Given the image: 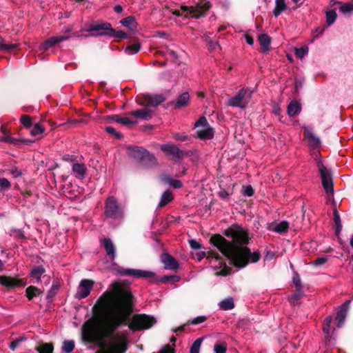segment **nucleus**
Segmentation results:
<instances>
[{
    "label": "nucleus",
    "mask_w": 353,
    "mask_h": 353,
    "mask_svg": "<svg viewBox=\"0 0 353 353\" xmlns=\"http://www.w3.org/2000/svg\"><path fill=\"white\" fill-rule=\"evenodd\" d=\"M1 131L3 134V136L0 138L1 141L7 142L12 144L16 143L18 141L17 139L12 138L10 136V133L3 125L1 127Z\"/></svg>",
    "instance_id": "a878e982"
},
{
    "label": "nucleus",
    "mask_w": 353,
    "mask_h": 353,
    "mask_svg": "<svg viewBox=\"0 0 353 353\" xmlns=\"http://www.w3.org/2000/svg\"><path fill=\"white\" fill-rule=\"evenodd\" d=\"M210 243H228V242L225 240V239L222 236H221L219 234H214L211 236Z\"/></svg>",
    "instance_id": "6e6d98bb"
},
{
    "label": "nucleus",
    "mask_w": 353,
    "mask_h": 353,
    "mask_svg": "<svg viewBox=\"0 0 353 353\" xmlns=\"http://www.w3.org/2000/svg\"><path fill=\"white\" fill-rule=\"evenodd\" d=\"M275 8L273 10L274 15L276 17L281 14V13L288 9V6L285 3V0H276Z\"/></svg>",
    "instance_id": "b1692460"
},
{
    "label": "nucleus",
    "mask_w": 353,
    "mask_h": 353,
    "mask_svg": "<svg viewBox=\"0 0 353 353\" xmlns=\"http://www.w3.org/2000/svg\"><path fill=\"white\" fill-rule=\"evenodd\" d=\"M330 327V325L323 323V330L325 333L327 334V335L325 337L326 343L330 342L331 340V337H330V333H329Z\"/></svg>",
    "instance_id": "69168bd1"
},
{
    "label": "nucleus",
    "mask_w": 353,
    "mask_h": 353,
    "mask_svg": "<svg viewBox=\"0 0 353 353\" xmlns=\"http://www.w3.org/2000/svg\"><path fill=\"white\" fill-rule=\"evenodd\" d=\"M225 234L226 236L232 238L234 241V243H248L252 239L246 230L236 225L226 230Z\"/></svg>",
    "instance_id": "20e7f679"
},
{
    "label": "nucleus",
    "mask_w": 353,
    "mask_h": 353,
    "mask_svg": "<svg viewBox=\"0 0 353 353\" xmlns=\"http://www.w3.org/2000/svg\"><path fill=\"white\" fill-rule=\"evenodd\" d=\"M72 170L76 176L83 177L85 172V167L83 164L74 163L72 165Z\"/></svg>",
    "instance_id": "473e14b6"
},
{
    "label": "nucleus",
    "mask_w": 353,
    "mask_h": 353,
    "mask_svg": "<svg viewBox=\"0 0 353 353\" xmlns=\"http://www.w3.org/2000/svg\"><path fill=\"white\" fill-rule=\"evenodd\" d=\"M59 289V285L58 283H53L50 290L48 292L47 299H50L55 296Z\"/></svg>",
    "instance_id": "a18cd8bd"
},
{
    "label": "nucleus",
    "mask_w": 353,
    "mask_h": 353,
    "mask_svg": "<svg viewBox=\"0 0 353 353\" xmlns=\"http://www.w3.org/2000/svg\"><path fill=\"white\" fill-rule=\"evenodd\" d=\"M292 281L296 288H303L300 276L297 272L293 274Z\"/></svg>",
    "instance_id": "09e8293b"
},
{
    "label": "nucleus",
    "mask_w": 353,
    "mask_h": 353,
    "mask_svg": "<svg viewBox=\"0 0 353 353\" xmlns=\"http://www.w3.org/2000/svg\"><path fill=\"white\" fill-rule=\"evenodd\" d=\"M21 121L26 128H29L31 125V118L28 115H23L21 117Z\"/></svg>",
    "instance_id": "bf43d9fd"
},
{
    "label": "nucleus",
    "mask_w": 353,
    "mask_h": 353,
    "mask_svg": "<svg viewBox=\"0 0 353 353\" xmlns=\"http://www.w3.org/2000/svg\"><path fill=\"white\" fill-rule=\"evenodd\" d=\"M231 273V270L230 268H228V267H224L220 272V274L222 275V276H228L229 274H230Z\"/></svg>",
    "instance_id": "774afa93"
},
{
    "label": "nucleus",
    "mask_w": 353,
    "mask_h": 353,
    "mask_svg": "<svg viewBox=\"0 0 353 353\" xmlns=\"http://www.w3.org/2000/svg\"><path fill=\"white\" fill-rule=\"evenodd\" d=\"M327 260L326 256L319 257L312 262V264L315 266H320L323 265Z\"/></svg>",
    "instance_id": "680f3d73"
},
{
    "label": "nucleus",
    "mask_w": 353,
    "mask_h": 353,
    "mask_svg": "<svg viewBox=\"0 0 353 353\" xmlns=\"http://www.w3.org/2000/svg\"><path fill=\"white\" fill-rule=\"evenodd\" d=\"M214 350L215 353H226L227 347L223 344H215Z\"/></svg>",
    "instance_id": "13d9d810"
},
{
    "label": "nucleus",
    "mask_w": 353,
    "mask_h": 353,
    "mask_svg": "<svg viewBox=\"0 0 353 353\" xmlns=\"http://www.w3.org/2000/svg\"><path fill=\"white\" fill-rule=\"evenodd\" d=\"M172 199L173 196L172 193L166 191L162 194L159 205L160 207H163L170 202Z\"/></svg>",
    "instance_id": "e433bc0d"
},
{
    "label": "nucleus",
    "mask_w": 353,
    "mask_h": 353,
    "mask_svg": "<svg viewBox=\"0 0 353 353\" xmlns=\"http://www.w3.org/2000/svg\"><path fill=\"white\" fill-rule=\"evenodd\" d=\"M205 256L208 258H214L216 259H221L219 253L213 250H210L208 252L200 251L196 252L194 255V258L196 259L198 261H201Z\"/></svg>",
    "instance_id": "a211bd4d"
},
{
    "label": "nucleus",
    "mask_w": 353,
    "mask_h": 353,
    "mask_svg": "<svg viewBox=\"0 0 353 353\" xmlns=\"http://www.w3.org/2000/svg\"><path fill=\"white\" fill-rule=\"evenodd\" d=\"M35 350L39 353H53L54 345L52 343L40 342Z\"/></svg>",
    "instance_id": "412c9836"
},
{
    "label": "nucleus",
    "mask_w": 353,
    "mask_h": 353,
    "mask_svg": "<svg viewBox=\"0 0 353 353\" xmlns=\"http://www.w3.org/2000/svg\"><path fill=\"white\" fill-rule=\"evenodd\" d=\"M114 293L103 292L92 307L94 313L106 309L108 315L103 319L107 322L108 334L117 332L123 326H128L133 332L147 330L157 322L155 318L145 314L132 315L135 298L120 283H115Z\"/></svg>",
    "instance_id": "f257e3e1"
},
{
    "label": "nucleus",
    "mask_w": 353,
    "mask_h": 353,
    "mask_svg": "<svg viewBox=\"0 0 353 353\" xmlns=\"http://www.w3.org/2000/svg\"><path fill=\"white\" fill-rule=\"evenodd\" d=\"M196 132L200 139H210L214 136V129L209 125L205 117H201L194 124Z\"/></svg>",
    "instance_id": "0eeeda50"
},
{
    "label": "nucleus",
    "mask_w": 353,
    "mask_h": 353,
    "mask_svg": "<svg viewBox=\"0 0 353 353\" xmlns=\"http://www.w3.org/2000/svg\"><path fill=\"white\" fill-rule=\"evenodd\" d=\"M167 54L176 63L180 62L181 59L184 55V52H176L174 50H168Z\"/></svg>",
    "instance_id": "f704fd0d"
},
{
    "label": "nucleus",
    "mask_w": 353,
    "mask_h": 353,
    "mask_svg": "<svg viewBox=\"0 0 353 353\" xmlns=\"http://www.w3.org/2000/svg\"><path fill=\"white\" fill-rule=\"evenodd\" d=\"M111 119L114 121L115 122L124 125H129L135 124L137 123V121L134 119L132 117H131V113L125 117H119L118 115H114L111 117Z\"/></svg>",
    "instance_id": "f3484780"
},
{
    "label": "nucleus",
    "mask_w": 353,
    "mask_h": 353,
    "mask_svg": "<svg viewBox=\"0 0 353 353\" xmlns=\"http://www.w3.org/2000/svg\"><path fill=\"white\" fill-rule=\"evenodd\" d=\"M118 272L121 276H133L135 278H150L154 279L155 274L153 272L137 269H125L120 268Z\"/></svg>",
    "instance_id": "1a4fd4ad"
},
{
    "label": "nucleus",
    "mask_w": 353,
    "mask_h": 353,
    "mask_svg": "<svg viewBox=\"0 0 353 353\" xmlns=\"http://www.w3.org/2000/svg\"><path fill=\"white\" fill-rule=\"evenodd\" d=\"M26 294L28 300H32L34 297L41 295L43 292L38 288L30 285L26 288Z\"/></svg>",
    "instance_id": "4be33fe9"
},
{
    "label": "nucleus",
    "mask_w": 353,
    "mask_h": 353,
    "mask_svg": "<svg viewBox=\"0 0 353 353\" xmlns=\"http://www.w3.org/2000/svg\"><path fill=\"white\" fill-rule=\"evenodd\" d=\"M219 306L223 310H230L234 307V300L232 297L227 298L220 302Z\"/></svg>",
    "instance_id": "c85d7f7f"
},
{
    "label": "nucleus",
    "mask_w": 353,
    "mask_h": 353,
    "mask_svg": "<svg viewBox=\"0 0 353 353\" xmlns=\"http://www.w3.org/2000/svg\"><path fill=\"white\" fill-rule=\"evenodd\" d=\"M105 213L108 216L114 218L119 217L122 214V211L117 205V201L112 197H110L107 199Z\"/></svg>",
    "instance_id": "9b49d317"
},
{
    "label": "nucleus",
    "mask_w": 353,
    "mask_h": 353,
    "mask_svg": "<svg viewBox=\"0 0 353 353\" xmlns=\"http://www.w3.org/2000/svg\"><path fill=\"white\" fill-rule=\"evenodd\" d=\"M308 53L307 48H296L295 50V54L297 57L303 59Z\"/></svg>",
    "instance_id": "603ef678"
},
{
    "label": "nucleus",
    "mask_w": 353,
    "mask_h": 353,
    "mask_svg": "<svg viewBox=\"0 0 353 353\" xmlns=\"http://www.w3.org/2000/svg\"><path fill=\"white\" fill-rule=\"evenodd\" d=\"M207 320V317L205 316H199L196 318H194L191 321H189L188 323H190L192 325H198L201 323H203Z\"/></svg>",
    "instance_id": "864d4df0"
},
{
    "label": "nucleus",
    "mask_w": 353,
    "mask_h": 353,
    "mask_svg": "<svg viewBox=\"0 0 353 353\" xmlns=\"http://www.w3.org/2000/svg\"><path fill=\"white\" fill-rule=\"evenodd\" d=\"M319 170L321 174L323 188L328 195L329 199L333 194V182L330 171L322 164H319Z\"/></svg>",
    "instance_id": "6e6552de"
},
{
    "label": "nucleus",
    "mask_w": 353,
    "mask_h": 353,
    "mask_svg": "<svg viewBox=\"0 0 353 353\" xmlns=\"http://www.w3.org/2000/svg\"><path fill=\"white\" fill-rule=\"evenodd\" d=\"M202 339L199 338L192 343L190 353H199L200 347L202 343Z\"/></svg>",
    "instance_id": "c03bdc74"
},
{
    "label": "nucleus",
    "mask_w": 353,
    "mask_h": 353,
    "mask_svg": "<svg viewBox=\"0 0 353 353\" xmlns=\"http://www.w3.org/2000/svg\"><path fill=\"white\" fill-rule=\"evenodd\" d=\"M10 186V183L7 179L0 178V190H8Z\"/></svg>",
    "instance_id": "8fccbe9b"
},
{
    "label": "nucleus",
    "mask_w": 353,
    "mask_h": 353,
    "mask_svg": "<svg viewBox=\"0 0 353 353\" xmlns=\"http://www.w3.org/2000/svg\"><path fill=\"white\" fill-rule=\"evenodd\" d=\"M161 261L164 264V267L167 270H175L179 268L178 261L170 254L168 253L163 254Z\"/></svg>",
    "instance_id": "2eb2a0df"
},
{
    "label": "nucleus",
    "mask_w": 353,
    "mask_h": 353,
    "mask_svg": "<svg viewBox=\"0 0 353 353\" xmlns=\"http://www.w3.org/2000/svg\"><path fill=\"white\" fill-rule=\"evenodd\" d=\"M336 13L334 10H329L326 12V23L328 26L332 25L336 19Z\"/></svg>",
    "instance_id": "37998d69"
},
{
    "label": "nucleus",
    "mask_w": 353,
    "mask_h": 353,
    "mask_svg": "<svg viewBox=\"0 0 353 353\" xmlns=\"http://www.w3.org/2000/svg\"><path fill=\"white\" fill-rule=\"evenodd\" d=\"M189 100V94L187 92L183 93L177 99L176 103V107H181L187 104Z\"/></svg>",
    "instance_id": "a19ab883"
},
{
    "label": "nucleus",
    "mask_w": 353,
    "mask_h": 353,
    "mask_svg": "<svg viewBox=\"0 0 353 353\" xmlns=\"http://www.w3.org/2000/svg\"><path fill=\"white\" fill-rule=\"evenodd\" d=\"M75 345L73 340H65L63 342L61 350L66 353L72 352L74 349Z\"/></svg>",
    "instance_id": "c9c22d12"
},
{
    "label": "nucleus",
    "mask_w": 353,
    "mask_h": 353,
    "mask_svg": "<svg viewBox=\"0 0 353 353\" xmlns=\"http://www.w3.org/2000/svg\"><path fill=\"white\" fill-rule=\"evenodd\" d=\"M339 10L343 14H350L353 12V2L340 4Z\"/></svg>",
    "instance_id": "4c0bfd02"
},
{
    "label": "nucleus",
    "mask_w": 353,
    "mask_h": 353,
    "mask_svg": "<svg viewBox=\"0 0 353 353\" xmlns=\"http://www.w3.org/2000/svg\"><path fill=\"white\" fill-rule=\"evenodd\" d=\"M45 131V128L40 124L36 123L34 125L32 129L30 131V134L32 136H37L39 134H42Z\"/></svg>",
    "instance_id": "79ce46f5"
},
{
    "label": "nucleus",
    "mask_w": 353,
    "mask_h": 353,
    "mask_svg": "<svg viewBox=\"0 0 353 353\" xmlns=\"http://www.w3.org/2000/svg\"><path fill=\"white\" fill-rule=\"evenodd\" d=\"M106 132L117 139H119L121 137V134L119 132H117L114 128L111 126H108L106 128Z\"/></svg>",
    "instance_id": "e2e57ef3"
},
{
    "label": "nucleus",
    "mask_w": 353,
    "mask_h": 353,
    "mask_svg": "<svg viewBox=\"0 0 353 353\" xmlns=\"http://www.w3.org/2000/svg\"><path fill=\"white\" fill-rule=\"evenodd\" d=\"M301 111L300 104L296 101H292L288 107V114L290 117H294Z\"/></svg>",
    "instance_id": "cd10ccee"
},
{
    "label": "nucleus",
    "mask_w": 353,
    "mask_h": 353,
    "mask_svg": "<svg viewBox=\"0 0 353 353\" xmlns=\"http://www.w3.org/2000/svg\"><path fill=\"white\" fill-rule=\"evenodd\" d=\"M259 41L262 50L264 52H268L270 46V37L265 34H262L259 36Z\"/></svg>",
    "instance_id": "5701e85b"
},
{
    "label": "nucleus",
    "mask_w": 353,
    "mask_h": 353,
    "mask_svg": "<svg viewBox=\"0 0 353 353\" xmlns=\"http://www.w3.org/2000/svg\"><path fill=\"white\" fill-rule=\"evenodd\" d=\"M350 302V300H347L339 307V311L337 312L335 318V321H336L337 323V327H339L342 326L345 320Z\"/></svg>",
    "instance_id": "ddd939ff"
},
{
    "label": "nucleus",
    "mask_w": 353,
    "mask_h": 353,
    "mask_svg": "<svg viewBox=\"0 0 353 353\" xmlns=\"http://www.w3.org/2000/svg\"><path fill=\"white\" fill-rule=\"evenodd\" d=\"M115 283H120L122 286H123V288H125V289H127L128 290H129L130 292H131L128 288V285L130 284V282H128L127 280H125L123 281V282H114L112 284V292H109V291H107L109 293H114V284Z\"/></svg>",
    "instance_id": "0e129e2a"
},
{
    "label": "nucleus",
    "mask_w": 353,
    "mask_h": 353,
    "mask_svg": "<svg viewBox=\"0 0 353 353\" xmlns=\"http://www.w3.org/2000/svg\"><path fill=\"white\" fill-rule=\"evenodd\" d=\"M334 221L336 225L335 233L336 235H339V232L341 230L342 225L341 224L339 215L336 212H334Z\"/></svg>",
    "instance_id": "49530a36"
},
{
    "label": "nucleus",
    "mask_w": 353,
    "mask_h": 353,
    "mask_svg": "<svg viewBox=\"0 0 353 353\" xmlns=\"http://www.w3.org/2000/svg\"><path fill=\"white\" fill-rule=\"evenodd\" d=\"M131 117L136 121L137 119L147 120L151 117V114L150 112L146 110H136L131 112Z\"/></svg>",
    "instance_id": "bb28decb"
},
{
    "label": "nucleus",
    "mask_w": 353,
    "mask_h": 353,
    "mask_svg": "<svg viewBox=\"0 0 353 353\" xmlns=\"http://www.w3.org/2000/svg\"><path fill=\"white\" fill-rule=\"evenodd\" d=\"M17 47V44H4L0 41V51H10Z\"/></svg>",
    "instance_id": "5fc2aeb1"
},
{
    "label": "nucleus",
    "mask_w": 353,
    "mask_h": 353,
    "mask_svg": "<svg viewBox=\"0 0 353 353\" xmlns=\"http://www.w3.org/2000/svg\"><path fill=\"white\" fill-rule=\"evenodd\" d=\"M0 284L8 288H15L24 286L26 283L22 279L8 276H0Z\"/></svg>",
    "instance_id": "f8f14e48"
},
{
    "label": "nucleus",
    "mask_w": 353,
    "mask_h": 353,
    "mask_svg": "<svg viewBox=\"0 0 353 353\" xmlns=\"http://www.w3.org/2000/svg\"><path fill=\"white\" fill-rule=\"evenodd\" d=\"M121 23L128 28L130 31L133 32L137 29V22L134 17H125L121 21Z\"/></svg>",
    "instance_id": "393cba45"
},
{
    "label": "nucleus",
    "mask_w": 353,
    "mask_h": 353,
    "mask_svg": "<svg viewBox=\"0 0 353 353\" xmlns=\"http://www.w3.org/2000/svg\"><path fill=\"white\" fill-rule=\"evenodd\" d=\"M252 95V91L250 90L241 89L236 95L228 99V103L232 107L244 108L250 102Z\"/></svg>",
    "instance_id": "423d86ee"
},
{
    "label": "nucleus",
    "mask_w": 353,
    "mask_h": 353,
    "mask_svg": "<svg viewBox=\"0 0 353 353\" xmlns=\"http://www.w3.org/2000/svg\"><path fill=\"white\" fill-rule=\"evenodd\" d=\"M161 148L167 154L175 155L179 152L178 148L171 144H163Z\"/></svg>",
    "instance_id": "2f4dec72"
},
{
    "label": "nucleus",
    "mask_w": 353,
    "mask_h": 353,
    "mask_svg": "<svg viewBox=\"0 0 353 353\" xmlns=\"http://www.w3.org/2000/svg\"><path fill=\"white\" fill-rule=\"evenodd\" d=\"M69 38L68 36H56L51 37L46 41H45L40 46L39 50H46L52 46L59 43L63 41L67 40Z\"/></svg>",
    "instance_id": "4468645a"
},
{
    "label": "nucleus",
    "mask_w": 353,
    "mask_h": 353,
    "mask_svg": "<svg viewBox=\"0 0 353 353\" xmlns=\"http://www.w3.org/2000/svg\"><path fill=\"white\" fill-rule=\"evenodd\" d=\"M107 327V322L103 319L97 327L93 319H88L81 328L83 340L88 343L101 341L100 347L105 350H99L96 353H125L129 343L128 331L114 332L110 334Z\"/></svg>",
    "instance_id": "f03ea898"
},
{
    "label": "nucleus",
    "mask_w": 353,
    "mask_h": 353,
    "mask_svg": "<svg viewBox=\"0 0 353 353\" xmlns=\"http://www.w3.org/2000/svg\"><path fill=\"white\" fill-rule=\"evenodd\" d=\"M141 49V46L139 43H134L132 45L128 46L125 48V53L130 55H132L134 54H137Z\"/></svg>",
    "instance_id": "ea45409f"
},
{
    "label": "nucleus",
    "mask_w": 353,
    "mask_h": 353,
    "mask_svg": "<svg viewBox=\"0 0 353 353\" xmlns=\"http://www.w3.org/2000/svg\"><path fill=\"white\" fill-rule=\"evenodd\" d=\"M180 280V277L176 275H165L162 276L157 282L166 283L168 282H178Z\"/></svg>",
    "instance_id": "58836bf2"
},
{
    "label": "nucleus",
    "mask_w": 353,
    "mask_h": 353,
    "mask_svg": "<svg viewBox=\"0 0 353 353\" xmlns=\"http://www.w3.org/2000/svg\"><path fill=\"white\" fill-rule=\"evenodd\" d=\"M106 254L113 261L116 257V248L114 244H104Z\"/></svg>",
    "instance_id": "72a5a7b5"
},
{
    "label": "nucleus",
    "mask_w": 353,
    "mask_h": 353,
    "mask_svg": "<svg viewBox=\"0 0 353 353\" xmlns=\"http://www.w3.org/2000/svg\"><path fill=\"white\" fill-rule=\"evenodd\" d=\"M305 139L309 141L310 144L313 147H317L319 145V139L316 137L314 133L307 128L305 130Z\"/></svg>",
    "instance_id": "aec40b11"
},
{
    "label": "nucleus",
    "mask_w": 353,
    "mask_h": 353,
    "mask_svg": "<svg viewBox=\"0 0 353 353\" xmlns=\"http://www.w3.org/2000/svg\"><path fill=\"white\" fill-rule=\"evenodd\" d=\"M243 193L245 196H250L253 194L254 190L251 185H247L243 187Z\"/></svg>",
    "instance_id": "338daca9"
},
{
    "label": "nucleus",
    "mask_w": 353,
    "mask_h": 353,
    "mask_svg": "<svg viewBox=\"0 0 353 353\" xmlns=\"http://www.w3.org/2000/svg\"><path fill=\"white\" fill-rule=\"evenodd\" d=\"M112 33H110V36L116 37L120 39H125L127 37V34L122 30L116 31L112 28Z\"/></svg>",
    "instance_id": "3c124183"
},
{
    "label": "nucleus",
    "mask_w": 353,
    "mask_h": 353,
    "mask_svg": "<svg viewBox=\"0 0 353 353\" xmlns=\"http://www.w3.org/2000/svg\"><path fill=\"white\" fill-rule=\"evenodd\" d=\"M165 182L174 188H180L181 186V183L179 180H172L170 179H165Z\"/></svg>",
    "instance_id": "052dcab7"
},
{
    "label": "nucleus",
    "mask_w": 353,
    "mask_h": 353,
    "mask_svg": "<svg viewBox=\"0 0 353 353\" xmlns=\"http://www.w3.org/2000/svg\"><path fill=\"white\" fill-rule=\"evenodd\" d=\"M302 289L303 288H296L294 293L289 297V301L292 304H297L298 301L303 296Z\"/></svg>",
    "instance_id": "7c9ffc66"
},
{
    "label": "nucleus",
    "mask_w": 353,
    "mask_h": 353,
    "mask_svg": "<svg viewBox=\"0 0 353 353\" xmlns=\"http://www.w3.org/2000/svg\"><path fill=\"white\" fill-rule=\"evenodd\" d=\"M133 151H134V152L137 153V154H134L135 157L137 158L144 157L146 154H148V153L145 149H143L142 148H139V147H135L133 149Z\"/></svg>",
    "instance_id": "4d7b16f0"
},
{
    "label": "nucleus",
    "mask_w": 353,
    "mask_h": 353,
    "mask_svg": "<svg viewBox=\"0 0 353 353\" xmlns=\"http://www.w3.org/2000/svg\"><path fill=\"white\" fill-rule=\"evenodd\" d=\"M46 272L45 268L42 265H38L33 268L31 270L30 276L37 280H40L43 274Z\"/></svg>",
    "instance_id": "c756f323"
},
{
    "label": "nucleus",
    "mask_w": 353,
    "mask_h": 353,
    "mask_svg": "<svg viewBox=\"0 0 353 353\" xmlns=\"http://www.w3.org/2000/svg\"><path fill=\"white\" fill-rule=\"evenodd\" d=\"M289 225L286 221H282L280 223H272L269 228L270 230L274 231L277 233H284L288 230Z\"/></svg>",
    "instance_id": "6ab92c4d"
},
{
    "label": "nucleus",
    "mask_w": 353,
    "mask_h": 353,
    "mask_svg": "<svg viewBox=\"0 0 353 353\" xmlns=\"http://www.w3.org/2000/svg\"><path fill=\"white\" fill-rule=\"evenodd\" d=\"M164 101V98L161 95L154 96L153 97H151L149 101V104L150 105H157L161 102Z\"/></svg>",
    "instance_id": "de8ad7c7"
},
{
    "label": "nucleus",
    "mask_w": 353,
    "mask_h": 353,
    "mask_svg": "<svg viewBox=\"0 0 353 353\" xmlns=\"http://www.w3.org/2000/svg\"><path fill=\"white\" fill-rule=\"evenodd\" d=\"M230 260V264L238 268H243L250 262L256 263L260 260L259 251L251 252L250 249L242 246L243 244H213Z\"/></svg>",
    "instance_id": "7ed1b4c3"
},
{
    "label": "nucleus",
    "mask_w": 353,
    "mask_h": 353,
    "mask_svg": "<svg viewBox=\"0 0 353 353\" xmlns=\"http://www.w3.org/2000/svg\"><path fill=\"white\" fill-rule=\"evenodd\" d=\"M210 8V3L208 0H199L196 6L188 7L181 6V9L192 17L199 19L205 14Z\"/></svg>",
    "instance_id": "39448f33"
},
{
    "label": "nucleus",
    "mask_w": 353,
    "mask_h": 353,
    "mask_svg": "<svg viewBox=\"0 0 353 353\" xmlns=\"http://www.w3.org/2000/svg\"><path fill=\"white\" fill-rule=\"evenodd\" d=\"M94 284V281L92 280L82 279L80 281L75 297L80 300L88 296Z\"/></svg>",
    "instance_id": "9d476101"
},
{
    "label": "nucleus",
    "mask_w": 353,
    "mask_h": 353,
    "mask_svg": "<svg viewBox=\"0 0 353 353\" xmlns=\"http://www.w3.org/2000/svg\"><path fill=\"white\" fill-rule=\"evenodd\" d=\"M89 31H97V35H109L112 33V28L110 23H105L101 24H95L90 26Z\"/></svg>",
    "instance_id": "dca6fc26"
}]
</instances>
